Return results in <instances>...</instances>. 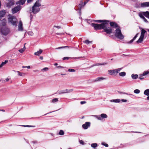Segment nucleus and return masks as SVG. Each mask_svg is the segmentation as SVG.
I'll return each instance as SVG.
<instances>
[{
	"mask_svg": "<svg viewBox=\"0 0 149 149\" xmlns=\"http://www.w3.org/2000/svg\"><path fill=\"white\" fill-rule=\"evenodd\" d=\"M107 24H100L92 23L91 25L94 27L95 30L103 29L107 34H110L112 32V29L111 27H107Z\"/></svg>",
	"mask_w": 149,
	"mask_h": 149,
	"instance_id": "nucleus-1",
	"label": "nucleus"
},
{
	"mask_svg": "<svg viewBox=\"0 0 149 149\" xmlns=\"http://www.w3.org/2000/svg\"><path fill=\"white\" fill-rule=\"evenodd\" d=\"M41 6L40 3L39 1H36L32 7V11L34 14H36L40 10L39 7Z\"/></svg>",
	"mask_w": 149,
	"mask_h": 149,
	"instance_id": "nucleus-2",
	"label": "nucleus"
},
{
	"mask_svg": "<svg viewBox=\"0 0 149 149\" xmlns=\"http://www.w3.org/2000/svg\"><path fill=\"white\" fill-rule=\"evenodd\" d=\"M115 36L117 38L120 39H123L124 38V36L121 32L120 29L119 28L116 29L115 30Z\"/></svg>",
	"mask_w": 149,
	"mask_h": 149,
	"instance_id": "nucleus-3",
	"label": "nucleus"
},
{
	"mask_svg": "<svg viewBox=\"0 0 149 149\" xmlns=\"http://www.w3.org/2000/svg\"><path fill=\"white\" fill-rule=\"evenodd\" d=\"M8 21L12 25L16 26L17 25V19L15 16H9L8 18Z\"/></svg>",
	"mask_w": 149,
	"mask_h": 149,
	"instance_id": "nucleus-4",
	"label": "nucleus"
},
{
	"mask_svg": "<svg viewBox=\"0 0 149 149\" xmlns=\"http://www.w3.org/2000/svg\"><path fill=\"white\" fill-rule=\"evenodd\" d=\"M92 116L95 117L98 120H102L104 118H107V115L105 113H102L99 115H92Z\"/></svg>",
	"mask_w": 149,
	"mask_h": 149,
	"instance_id": "nucleus-5",
	"label": "nucleus"
},
{
	"mask_svg": "<svg viewBox=\"0 0 149 149\" xmlns=\"http://www.w3.org/2000/svg\"><path fill=\"white\" fill-rule=\"evenodd\" d=\"M9 32V29L8 28L4 27L2 29L1 32L3 35L5 36L7 35Z\"/></svg>",
	"mask_w": 149,
	"mask_h": 149,
	"instance_id": "nucleus-6",
	"label": "nucleus"
},
{
	"mask_svg": "<svg viewBox=\"0 0 149 149\" xmlns=\"http://www.w3.org/2000/svg\"><path fill=\"white\" fill-rule=\"evenodd\" d=\"M21 7L19 6H17L14 8L12 10V12L13 14H15L19 11L21 9Z\"/></svg>",
	"mask_w": 149,
	"mask_h": 149,
	"instance_id": "nucleus-7",
	"label": "nucleus"
},
{
	"mask_svg": "<svg viewBox=\"0 0 149 149\" xmlns=\"http://www.w3.org/2000/svg\"><path fill=\"white\" fill-rule=\"evenodd\" d=\"M93 21L94 22L98 23L102 22V24H107L108 22H109V21L105 20H94Z\"/></svg>",
	"mask_w": 149,
	"mask_h": 149,
	"instance_id": "nucleus-8",
	"label": "nucleus"
},
{
	"mask_svg": "<svg viewBox=\"0 0 149 149\" xmlns=\"http://www.w3.org/2000/svg\"><path fill=\"white\" fill-rule=\"evenodd\" d=\"M90 122H86L82 125V127L84 129H87L90 126Z\"/></svg>",
	"mask_w": 149,
	"mask_h": 149,
	"instance_id": "nucleus-9",
	"label": "nucleus"
},
{
	"mask_svg": "<svg viewBox=\"0 0 149 149\" xmlns=\"http://www.w3.org/2000/svg\"><path fill=\"white\" fill-rule=\"evenodd\" d=\"M8 2L7 3V7L9 8L12 6L13 5L14 2L13 0H7Z\"/></svg>",
	"mask_w": 149,
	"mask_h": 149,
	"instance_id": "nucleus-10",
	"label": "nucleus"
},
{
	"mask_svg": "<svg viewBox=\"0 0 149 149\" xmlns=\"http://www.w3.org/2000/svg\"><path fill=\"white\" fill-rule=\"evenodd\" d=\"M141 6L142 8L149 7V2L141 3Z\"/></svg>",
	"mask_w": 149,
	"mask_h": 149,
	"instance_id": "nucleus-11",
	"label": "nucleus"
},
{
	"mask_svg": "<svg viewBox=\"0 0 149 149\" xmlns=\"http://www.w3.org/2000/svg\"><path fill=\"white\" fill-rule=\"evenodd\" d=\"M18 30L19 31H22L23 30L22 27V23L21 21H20L18 26Z\"/></svg>",
	"mask_w": 149,
	"mask_h": 149,
	"instance_id": "nucleus-12",
	"label": "nucleus"
},
{
	"mask_svg": "<svg viewBox=\"0 0 149 149\" xmlns=\"http://www.w3.org/2000/svg\"><path fill=\"white\" fill-rule=\"evenodd\" d=\"M6 13V10H3L0 11V20H1L2 17H4Z\"/></svg>",
	"mask_w": 149,
	"mask_h": 149,
	"instance_id": "nucleus-13",
	"label": "nucleus"
},
{
	"mask_svg": "<svg viewBox=\"0 0 149 149\" xmlns=\"http://www.w3.org/2000/svg\"><path fill=\"white\" fill-rule=\"evenodd\" d=\"M105 78L102 77H98L94 80L93 81V82H95L98 81H100L104 79H105Z\"/></svg>",
	"mask_w": 149,
	"mask_h": 149,
	"instance_id": "nucleus-14",
	"label": "nucleus"
},
{
	"mask_svg": "<svg viewBox=\"0 0 149 149\" xmlns=\"http://www.w3.org/2000/svg\"><path fill=\"white\" fill-rule=\"evenodd\" d=\"M110 24L111 26L113 27V28H116L118 27L117 24L115 22H110Z\"/></svg>",
	"mask_w": 149,
	"mask_h": 149,
	"instance_id": "nucleus-15",
	"label": "nucleus"
},
{
	"mask_svg": "<svg viewBox=\"0 0 149 149\" xmlns=\"http://www.w3.org/2000/svg\"><path fill=\"white\" fill-rule=\"evenodd\" d=\"M122 68H121L113 70V74H116L118 73L122 69Z\"/></svg>",
	"mask_w": 149,
	"mask_h": 149,
	"instance_id": "nucleus-16",
	"label": "nucleus"
},
{
	"mask_svg": "<svg viewBox=\"0 0 149 149\" xmlns=\"http://www.w3.org/2000/svg\"><path fill=\"white\" fill-rule=\"evenodd\" d=\"M144 38V37L140 36L138 40L136 41V43H141L143 41Z\"/></svg>",
	"mask_w": 149,
	"mask_h": 149,
	"instance_id": "nucleus-17",
	"label": "nucleus"
},
{
	"mask_svg": "<svg viewBox=\"0 0 149 149\" xmlns=\"http://www.w3.org/2000/svg\"><path fill=\"white\" fill-rule=\"evenodd\" d=\"M143 14L145 17L149 19V12L146 11L143 12Z\"/></svg>",
	"mask_w": 149,
	"mask_h": 149,
	"instance_id": "nucleus-18",
	"label": "nucleus"
},
{
	"mask_svg": "<svg viewBox=\"0 0 149 149\" xmlns=\"http://www.w3.org/2000/svg\"><path fill=\"white\" fill-rule=\"evenodd\" d=\"M120 101V99H116L111 100H110V102H113L115 103H119Z\"/></svg>",
	"mask_w": 149,
	"mask_h": 149,
	"instance_id": "nucleus-19",
	"label": "nucleus"
},
{
	"mask_svg": "<svg viewBox=\"0 0 149 149\" xmlns=\"http://www.w3.org/2000/svg\"><path fill=\"white\" fill-rule=\"evenodd\" d=\"M139 33H137L136 35L128 43H132L136 39V38L137 37L138 35L139 34Z\"/></svg>",
	"mask_w": 149,
	"mask_h": 149,
	"instance_id": "nucleus-20",
	"label": "nucleus"
},
{
	"mask_svg": "<svg viewBox=\"0 0 149 149\" xmlns=\"http://www.w3.org/2000/svg\"><path fill=\"white\" fill-rule=\"evenodd\" d=\"M42 52V50L40 49L39 51H37V52H36L34 53V54L36 55L39 56L40 54Z\"/></svg>",
	"mask_w": 149,
	"mask_h": 149,
	"instance_id": "nucleus-21",
	"label": "nucleus"
},
{
	"mask_svg": "<svg viewBox=\"0 0 149 149\" xmlns=\"http://www.w3.org/2000/svg\"><path fill=\"white\" fill-rule=\"evenodd\" d=\"M26 0H20L17 2V3L18 4L23 5L24 3Z\"/></svg>",
	"mask_w": 149,
	"mask_h": 149,
	"instance_id": "nucleus-22",
	"label": "nucleus"
},
{
	"mask_svg": "<svg viewBox=\"0 0 149 149\" xmlns=\"http://www.w3.org/2000/svg\"><path fill=\"white\" fill-rule=\"evenodd\" d=\"M146 31L143 29H142L141 31V36L144 37V35Z\"/></svg>",
	"mask_w": 149,
	"mask_h": 149,
	"instance_id": "nucleus-23",
	"label": "nucleus"
},
{
	"mask_svg": "<svg viewBox=\"0 0 149 149\" xmlns=\"http://www.w3.org/2000/svg\"><path fill=\"white\" fill-rule=\"evenodd\" d=\"M138 75L137 74H132L131 75V77L133 79H136L138 78Z\"/></svg>",
	"mask_w": 149,
	"mask_h": 149,
	"instance_id": "nucleus-24",
	"label": "nucleus"
},
{
	"mask_svg": "<svg viewBox=\"0 0 149 149\" xmlns=\"http://www.w3.org/2000/svg\"><path fill=\"white\" fill-rule=\"evenodd\" d=\"M144 94L147 96L149 95V89L146 90L144 92Z\"/></svg>",
	"mask_w": 149,
	"mask_h": 149,
	"instance_id": "nucleus-25",
	"label": "nucleus"
},
{
	"mask_svg": "<svg viewBox=\"0 0 149 149\" xmlns=\"http://www.w3.org/2000/svg\"><path fill=\"white\" fill-rule=\"evenodd\" d=\"M126 72H120L119 73V75L120 76H121V77H124L126 75Z\"/></svg>",
	"mask_w": 149,
	"mask_h": 149,
	"instance_id": "nucleus-26",
	"label": "nucleus"
},
{
	"mask_svg": "<svg viewBox=\"0 0 149 149\" xmlns=\"http://www.w3.org/2000/svg\"><path fill=\"white\" fill-rule=\"evenodd\" d=\"M107 64V63L105 62L104 63H99L95 64L94 65H106Z\"/></svg>",
	"mask_w": 149,
	"mask_h": 149,
	"instance_id": "nucleus-27",
	"label": "nucleus"
},
{
	"mask_svg": "<svg viewBox=\"0 0 149 149\" xmlns=\"http://www.w3.org/2000/svg\"><path fill=\"white\" fill-rule=\"evenodd\" d=\"M25 47L24 46L23 48L19 49L18 51L20 53H22L25 51Z\"/></svg>",
	"mask_w": 149,
	"mask_h": 149,
	"instance_id": "nucleus-28",
	"label": "nucleus"
},
{
	"mask_svg": "<svg viewBox=\"0 0 149 149\" xmlns=\"http://www.w3.org/2000/svg\"><path fill=\"white\" fill-rule=\"evenodd\" d=\"M64 91L65 92H66V93H69L72 92L73 91V90L72 89H69V90L67 89Z\"/></svg>",
	"mask_w": 149,
	"mask_h": 149,
	"instance_id": "nucleus-29",
	"label": "nucleus"
},
{
	"mask_svg": "<svg viewBox=\"0 0 149 149\" xmlns=\"http://www.w3.org/2000/svg\"><path fill=\"white\" fill-rule=\"evenodd\" d=\"M91 146L93 148H95L97 146V144L96 143H93L91 144Z\"/></svg>",
	"mask_w": 149,
	"mask_h": 149,
	"instance_id": "nucleus-30",
	"label": "nucleus"
},
{
	"mask_svg": "<svg viewBox=\"0 0 149 149\" xmlns=\"http://www.w3.org/2000/svg\"><path fill=\"white\" fill-rule=\"evenodd\" d=\"M66 47H68V48L69 47L68 46L61 47H59L58 48H56V49H61L64 48H66Z\"/></svg>",
	"mask_w": 149,
	"mask_h": 149,
	"instance_id": "nucleus-31",
	"label": "nucleus"
},
{
	"mask_svg": "<svg viewBox=\"0 0 149 149\" xmlns=\"http://www.w3.org/2000/svg\"><path fill=\"white\" fill-rule=\"evenodd\" d=\"M134 93L136 94H139L140 92V91L138 89L135 90L134 91Z\"/></svg>",
	"mask_w": 149,
	"mask_h": 149,
	"instance_id": "nucleus-32",
	"label": "nucleus"
},
{
	"mask_svg": "<svg viewBox=\"0 0 149 149\" xmlns=\"http://www.w3.org/2000/svg\"><path fill=\"white\" fill-rule=\"evenodd\" d=\"M149 73V72L147 71L144 72L142 74H141V76H144L146 75H147Z\"/></svg>",
	"mask_w": 149,
	"mask_h": 149,
	"instance_id": "nucleus-33",
	"label": "nucleus"
},
{
	"mask_svg": "<svg viewBox=\"0 0 149 149\" xmlns=\"http://www.w3.org/2000/svg\"><path fill=\"white\" fill-rule=\"evenodd\" d=\"M59 134L61 135H63L64 134V132L63 130H61L59 131Z\"/></svg>",
	"mask_w": 149,
	"mask_h": 149,
	"instance_id": "nucleus-34",
	"label": "nucleus"
},
{
	"mask_svg": "<svg viewBox=\"0 0 149 149\" xmlns=\"http://www.w3.org/2000/svg\"><path fill=\"white\" fill-rule=\"evenodd\" d=\"M58 99L57 98H55L53 99L52 100V102L53 103H55L57 102L58 101Z\"/></svg>",
	"mask_w": 149,
	"mask_h": 149,
	"instance_id": "nucleus-35",
	"label": "nucleus"
},
{
	"mask_svg": "<svg viewBox=\"0 0 149 149\" xmlns=\"http://www.w3.org/2000/svg\"><path fill=\"white\" fill-rule=\"evenodd\" d=\"M91 41H90L88 40H85L84 42V43L86 44H89L91 43Z\"/></svg>",
	"mask_w": 149,
	"mask_h": 149,
	"instance_id": "nucleus-36",
	"label": "nucleus"
},
{
	"mask_svg": "<svg viewBox=\"0 0 149 149\" xmlns=\"http://www.w3.org/2000/svg\"><path fill=\"white\" fill-rule=\"evenodd\" d=\"M101 144L102 145L106 147H108L109 146L108 145L104 142H102L101 143Z\"/></svg>",
	"mask_w": 149,
	"mask_h": 149,
	"instance_id": "nucleus-37",
	"label": "nucleus"
},
{
	"mask_svg": "<svg viewBox=\"0 0 149 149\" xmlns=\"http://www.w3.org/2000/svg\"><path fill=\"white\" fill-rule=\"evenodd\" d=\"M143 13H139V16L141 17V18L143 19V18L144 17L143 16Z\"/></svg>",
	"mask_w": 149,
	"mask_h": 149,
	"instance_id": "nucleus-38",
	"label": "nucleus"
},
{
	"mask_svg": "<svg viewBox=\"0 0 149 149\" xmlns=\"http://www.w3.org/2000/svg\"><path fill=\"white\" fill-rule=\"evenodd\" d=\"M108 72L110 74V75H112L113 74V70H108Z\"/></svg>",
	"mask_w": 149,
	"mask_h": 149,
	"instance_id": "nucleus-39",
	"label": "nucleus"
},
{
	"mask_svg": "<svg viewBox=\"0 0 149 149\" xmlns=\"http://www.w3.org/2000/svg\"><path fill=\"white\" fill-rule=\"evenodd\" d=\"M75 70L73 69H69L68 70V71L70 72H75Z\"/></svg>",
	"mask_w": 149,
	"mask_h": 149,
	"instance_id": "nucleus-40",
	"label": "nucleus"
},
{
	"mask_svg": "<svg viewBox=\"0 0 149 149\" xmlns=\"http://www.w3.org/2000/svg\"><path fill=\"white\" fill-rule=\"evenodd\" d=\"M66 93V92H65L64 91V90H63V91H60L59 92V93L60 94H63V93Z\"/></svg>",
	"mask_w": 149,
	"mask_h": 149,
	"instance_id": "nucleus-41",
	"label": "nucleus"
},
{
	"mask_svg": "<svg viewBox=\"0 0 149 149\" xmlns=\"http://www.w3.org/2000/svg\"><path fill=\"white\" fill-rule=\"evenodd\" d=\"M22 126H23V127H34L35 126H31V125H22Z\"/></svg>",
	"mask_w": 149,
	"mask_h": 149,
	"instance_id": "nucleus-42",
	"label": "nucleus"
},
{
	"mask_svg": "<svg viewBox=\"0 0 149 149\" xmlns=\"http://www.w3.org/2000/svg\"><path fill=\"white\" fill-rule=\"evenodd\" d=\"M49 70L48 68H45L41 70V71H47Z\"/></svg>",
	"mask_w": 149,
	"mask_h": 149,
	"instance_id": "nucleus-43",
	"label": "nucleus"
},
{
	"mask_svg": "<svg viewBox=\"0 0 149 149\" xmlns=\"http://www.w3.org/2000/svg\"><path fill=\"white\" fill-rule=\"evenodd\" d=\"M70 58L69 57H63V60H66V59L68 60Z\"/></svg>",
	"mask_w": 149,
	"mask_h": 149,
	"instance_id": "nucleus-44",
	"label": "nucleus"
},
{
	"mask_svg": "<svg viewBox=\"0 0 149 149\" xmlns=\"http://www.w3.org/2000/svg\"><path fill=\"white\" fill-rule=\"evenodd\" d=\"M79 142L81 144L84 145V141L82 140H79Z\"/></svg>",
	"mask_w": 149,
	"mask_h": 149,
	"instance_id": "nucleus-45",
	"label": "nucleus"
},
{
	"mask_svg": "<svg viewBox=\"0 0 149 149\" xmlns=\"http://www.w3.org/2000/svg\"><path fill=\"white\" fill-rule=\"evenodd\" d=\"M17 72H18V75L20 76H23V74H24V73H22V72H19L18 71H17Z\"/></svg>",
	"mask_w": 149,
	"mask_h": 149,
	"instance_id": "nucleus-46",
	"label": "nucleus"
},
{
	"mask_svg": "<svg viewBox=\"0 0 149 149\" xmlns=\"http://www.w3.org/2000/svg\"><path fill=\"white\" fill-rule=\"evenodd\" d=\"M5 65L3 62H2L1 63L0 65V68L2 67L3 65Z\"/></svg>",
	"mask_w": 149,
	"mask_h": 149,
	"instance_id": "nucleus-47",
	"label": "nucleus"
},
{
	"mask_svg": "<svg viewBox=\"0 0 149 149\" xmlns=\"http://www.w3.org/2000/svg\"><path fill=\"white\" fill-rule=\"evenodd\" d=\"M143 20L146 23H148V22L147 20L144 17L143 18Z\"/></svg>",
	"mask_w": 149,
	"mask_h": 149,
	"instance_id": "nucleus-48",
	"label": "nucleus"
},
{
	"mask_svg": "<svg viewBox=\"0 0 149 149\" xmlns=\"http://www.w3.org/2000/svg\"><path fill=\"white\" fill-rule=\"evenodd\" d=\"M86 103V102L85 101H82L80 102V103L81 104H85Z\"/></svg>",
	"mask_w": 149,
	"mask_h": 149,
	"instance_id": "nucleus-49",
	"label": "nucleus"
},
{
	"mask_svg": "<svg viewBox=\"0 0 149 149\" xmlns=\"http://www.w3.org/2000/svg\"><path fill=\"white\" fill-rule=\"evenodd\" d=\"M143 76H141V74L140 75L139 77V78L140 79H144V78L142 77Z\"/></svg>",
	"mask_w": 149,
	"mask_h": 149,
	"instance_id": "nucleus-50",
	"label": "nucleus"
},
{
	"mask_svg": "<svg viewBox=\"0 0 149 149\" xmlns=\"http://www.w3.org/2000/svg\"><path fill=\"white\" fill-rule=\"evenodd\" d=\"M121 101L123 102H126L127 101V100H125L124 99H122L121 100H120Z\"/></svg>",
	"mask_w": 149,
	"mask_h": 149,
	"instance_id": "nucleus-51",
	"label": "nucleus"
},
{
	"mask_svg": "<svg viewBox=\"0 0 149 149\" xmlns=\"http://www.w3.org/2000/svg\"><path fill=\"white\" fill-rule=\"evenodd\" d=\"M54 27L57 28H58V29H60L61 28V27L60 26H54Z\"/></svg>",
	"mask_w": 149,
	"mask_h": 149,
	"instance_id": "nucleus-52",
	"label": "nucleus"
},
{
	"mask_svg": "<svg viewBox=\"0 0 149 149\" xmlns=\"http://www.w3.org/2000/svg\"><path fill=\"white\" fill-rule=\"evenodd\" d=\"M6 24V23L5 22H3L1 24V25L3 26H5Z\"/></svg>",
	"mask_w": 149,
	"mask_h": 149,
	"instance_id": "nucleus-53",
	"label": "nucleus"
},
{
	"mask_svg": "<svg viewBox=\"0 0 149 149\" xmlns=\"http://www.w3.org/2000/svg\"><path fill=\"white\" fill-rule=\"evenodd\" d=\"M58 68H64L62 66H58L56 67Z\"/></svg>",
	"mask_w": 149,
	"mask_h": 149,
	"instance_id": "nucleus-54",
	"label": "nucleus"
},
{
	"mask_svg": "<svg viewBox=\"0 0 149 149\" xmlns=\"http://www.w3.org/2000/svg\"><path fill=\"white\" fill-rule=\"evenodd\" d=\"M33 0H27V2L29 3L32 2Z\"/></svg>",
	"mask_w": 149,
	"mask_h": 149,
	"instance_id": "nucleus-55",
	"label": "nucleus"
},
{
	"mask_svg": "<svg viewBox=\"0 0 149 149\" xmlns=\"http://www.w3.org/2000/svg\"><path fill=\"white\" fill-rule=\"evenodd\" d=\"M8 62V60H6V61H5L4 62H3V63H4V64H5L7 63Z\"/></svg>",
	"mask_w": 149,
	"mask_h": 149,
	"instance_id": "nucleus-56",
	"label": "nucleus"
},
{
	"mask_svg": "<svg viewBox=\"0 0 149 149\" xmlns=\"http://www.w3.org/2000/svg\"><path fill=\"white\" fill-rule=\"evenodd\" d=\"M79 6L80 7V8L82 7V5L81 4H79Z\"/></svg>",
	"mask_w": 149,
	"mask_h": 149,
	"instance_id": "nucleus-57",
	"label": "nucleus"
},
{
	"mask_svg": "<svg viewBox=\"0 0 149 149\" xmlns=\"http://www.w3.org/2000/svg\"><path fill=\"white\" fill-rule=\"evenodd\" d=\"M40 58L41 59V60H42L43 59V57L42 56H40Z\"/></svg>",
	"mask_w": 149,
	"mask_h": 149,
	"instance_id": "nucleus-58",
	"label": "nucleus"
},
{
	"mask_svg": "<svg viewBox=\"0 0 149 149\" xmlns=\"http://www.w3.org/2000/svg\"><path fill=\"white\" fill-rule=\"evenodd\" d=\"M26 68H27L28 69H29L30 68V66H26Z\"/></svg>",
	"mask_w": 149,
	"mask_h": 149,
	"instance_id": "nucleus-59",
	"label": "nucleus"
},
{
	"mask_svg": "<svg viewBox=\"0 0 149 149\" xmlns=\"http://www.w3.org/2000/svg\"><path fill=\"white\" fill-rule=\"evenodd\" d=\"M123 94H126V95H130V94H128V93H123Z\"/></svg>",
	"mask_w": 149,
	"mask_h": 149,
	"instance_id": "nucleus-60",
	"label": "nucleus"
},
{
	"mask_svg": "<svg viewBox=\"0 0 149 149\" xmlns=\"http://www.w3.org/2000/svg\"><path fill=\"white\" fill-rule=\"evenodd\" d=\"M6 81H9V79L8 78H7L6 79Z\"/></svg>",
	"mask_w": 149,
	"mask_h": 149,
	"instance_id": "nucleus-61",
	"label": "nucleus"
},
{
	"mask_svg": "<svg viewBox=\"0 0 149 149\" xmlns=\"http://www.w3.org/2000/svg\"><path fill=\"white\" fill-rule=\"evenodd\" d=\"M37 1H39V3H40L41 1V0H38Z\"/></svg>",
	"mask_w": 149,
	"mask_h": 149,
	"instance_id": "nucleus-62",
	"label": "nucleus"
},
{
	"mask_svg": "<svg viewBox=\"0 0 149 149\" xmlns=\"http://www.w3.org/2000/svg\"><path fill=\"white\" fill-rule=\"evenodd\" d=\"M58 65V63H54V65L55 66L57 65Z\"/></svg>",
	"mask_w": 149,
	"mask_h": 149,
	"instance_id": "nucleus-63",
	"label": "nucleus"
},
{
	"mask_svg": "<svg viewBox=\"0 0 149 149\" xmlns=\"http://www.w3.org/2000/svg\"><path fill=\"white\" fill-rule=\"evenodd\" d=\"M147 100H149V95H148V97H147Z\"/></svg>",
	"mask_w": 149,
	"mask_h": 149,
	"instance_id": "nucleus-64",
	"label": "nucleus"
}]
</instances>
